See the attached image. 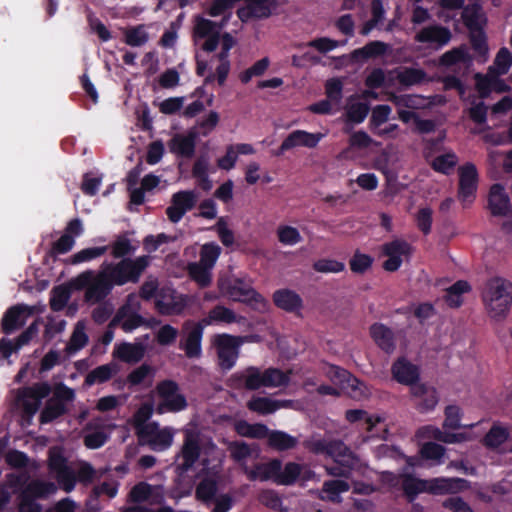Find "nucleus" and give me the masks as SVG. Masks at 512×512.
Segmentation results:
<instances>
[{"label":"nucleus","instance_id":"obj_22","mask_svg":"<svg viewBox=\"0 0 512 512\" xmlns=\"http://www.w3.org/2000/svg\"><path fill=\"white\" fill-rule=\"evenodd\" d=\"M393 378L400 384L413 385L418 384L419 369L416 365L412 364L405 357H399L391 367Z\"/></svg>","mask_w":512,"mask_h":512},{"label":"nucleus","instance_id":"obj_40","mask_svg":"<svg viewBox=\"0 0 512 512\" xmlns=\"http://www.w3.org/2000/svg\"><path fill=\"white\" fill-rule=\"evenodd\" d=\"M235 431L242 437H248L252 439H264L269 434V428L265 424H250L245 420H241L236 423Z\"/></svg>","mask_w":512,"mask_h":512},{"label":"nucleus","instance_id":"obj_27","mask_svg":"<svg viewBox=\"0 0 512 512\" xmlns=\"http://www.w3.org/2000/svg\"><path fill=\"white\" fill-rule=\"evenodd\" d=\"M282 468V461L274 458L267 463L259 464L255 470H251L248 473V478L251 481L260 479L261 481L272 480L278 485L279 476Z\"/></svg>","mask_w":512,"mask_h":512},{"label":"nucleus","instance_id":"obj_60","mask_svg":"<svg viewBox=\"0 0 512 512\" xmlns=\"http://www.w3.org/2000/svg\"><path fill=\"white\" fill-rule=\"evenodd\" d=\"M443 428L457 430L461 427L462 410L457 405H448L444 410Z\"/></svg>","mask_w":512,"mask_h":512},{"label":"nucleus","instance_id":"obj_17","mask_svg":"<svg viewBox=\"0 0 512 512\" xmlns=\"http://www.w3.org/2000/svg\"><path fill=\"white\" fill-rule=\"evenodd\" d=\"M412 247L405 240L396 239L385 243L382 252L388 257L383 263V268L388 272L397 271L402 264V256L410 255Z\"/></svg>","mask_w":512,"mask_h":512},{"label":"nucleus","instance_id":"obj_48","mask_svg":"<svg viewBox=\"0 0 512 512\" xmlns=\"http://www.w3.org/2000/svg\"><path fill=\"white\" fill-rule=\"evenodd\" d=\"M107 250L108 246L85 248L73 254L67 260V263L71 265H78L80 263L89 262L103 256Z\"/></svg>","mask_w":512,"mask_h":512},{"label":"nucleus","instance_id":"obj_6","mask_svg":"<svg viewBox=\"0 0 512 512\" xmlns=\"http://www.w3.org/2000/svg\"><path fill=\"white\" fill-rule=\"evenodd\" d=\"M75 399V391L64 383H58L53 388L52 397H50L39 415L41 424L52 423L56 419L68 413L67 404Z\"/></svg>","mask_w":512,"mask_h":512},{"label":"nucleus","instance_id":"obj_3","mask_svg":"<svg viewBox=\"0 0 512 512\" xmlns=\"http://www.w3.org/2000/svg\"><path fill=\"white\" fill-rule=\"evenodd\" d=\"M149 262V256L143 255L137 258H124L115 263L104 262L102 266L114 286H123L127 283H137Z\"/></svg>","mask_w":512,"mask_h":512},{"label":"nucleus","instance_id":"obj_12","mask_svg":"<svg viewBox=\"0 0 512 512\" xmlns=\"http://www.w3.org/2000/svg\"><path fill=\"white\" fill-rule=\"evenodd\" d=\"M138 439L141 444L148 445L153 451H164L172 445L173 433L167 427L161 429L159 424L153 421L139 431Z\"/></svg>","mask_w":512,"mask_h":512},{"label":"nucleus","instance_id":"obj_44","mask_svg":"<svg viewBox=\"0 0 512 512\" xmlns=\"http://www.w3.org/2000/svg\"><path fill=\"white\" fill-rule=\"evenodd\" d=\"M509 438V431L499 425L494 424L485 434L482 443L491 450L499 448Z\"/></svg>","mask_w":512,"mask_h":512},{"label":"nucleus","instance_id":"obj_16","mask_svg":"<svg viewBox=\"0 0 512 512\" xmlns=\"http://www.w3.org/2000/svg\"><path fill=\"white\" fill-rule=\"evenodd\" d=\"M204 324L199 321L192 323L191 327L185 325L186 334L179 342V349L185 352V355L190 358H199L202 354V338L204 333Z\"/></svg>","mask_w":512,"mask_h":512},{"label":"nucleus","instance_id":"obj_30","mask_svg":"<svg viewBox=\"0 0 512 512\" xmlns=\"http://www.w3.org/2000/svg\"><path fill=\"white\" fill-rule=\"evenodd\" d=\"M427 480L417 478L413 474H403L401 489L409 503H413L420 493H427Z\"/></svg>","mask_w":512,"mask_h":512},{"label":"nucleus","instance_id":"obj_46","mask_svg":"<svg viewBox=\"0 0 512 512\" xmlns=\"http://www.w3.org/2000/svg\"><path fill=\"white\" fill-rule=\"evenodd\" d=\"M481 17V8L476 4L464 7L461 14L462 21L469 32L484 29Z\"/></svg>","mask_w":512,"mask_h":512},{"label":"nucleus","instance_id":"obj_47","mask_svg":"<svg viewBox=\"0 0 512 512\" xmlns=\"http://www.w3.org/2000/svg\"><path fill=\"white\" fill-rule=\"evenodd\" d=\"M188 273L200 288L208 287L212 282L211 268L204 266L198 262L188 264Z\"/></svg>","mask_w":512,"mask_h":512},{"label":"nucleus","instance_id":"obj_50","mask_svg":"<svg viewBox=\"0 0 512 512\" xmlns=\"http://www.w3.org/2000/svg\"><path fill=\"white\" fill-rule=\"evenodd\" d=\"M221 247L215 242H208L200 249V260L198 263L213 268L221 254Z\"/></svg>","mask_w":512,"mask_h":512},{"label":"nucleus","instance_id":"obj_64","mask_svg":"<svg viewBox=\"0 0 512 512\" xmlns=\"http://www.w3.org/2000/svg\"><path fill=\"white\" fill-rule=\"evenodd\" d=\"M469 40L471 47L479 56H485L488 53L487 37L484 29L470 31Z\"/></svg>","mask_w":512,"mask_h":512},{"label":"nucleus","instance_id":"obj_31","mask_svg":"<svg viewBox=\"0 0 512 512\" xmlns=\"http://www.w3.org/2000/svg\"><path fill=\"white\" fill-rule=\"evenodd\" d=\"M287 400H273L268 397H253L247 402V408L250 411L257 412L261 415H269L276 412L282 407H287Z\"/></svg>","mask_w":512,"mask_h":512},{"label":"nucleus","instance_id":"obj_55","mask_svg":"<svg viewBox=\"0 0 512 512\" xmlns=\"http://www.w3.org/2000/svg\"><path fill=\"white\" fill-rule=\"evenodd\" d=\"M125 43L132 47H140L148 42L149 35L144 25H138L125 31Z\"/></svg>","mask_w":512,"mask_h":512},{"label":"nucleus","instance_id":"obj_10","mask_svg":"<svg viewBox=\"0 0 512 512\" xmlns=\"http://www.w3.org/2000/svg\"><path fill=\"white\" fill-rule=\"evenodd\" d=\"M186 296L178 293L172 286L160 288L154 300V308L160 315H180L186 308Z\"/></svg>","mask_w":512,"mask_h":512},{"label":"nucleus","instance_id":"obj_53","mask_svg":"<svg viewBox=\"0 0 512 512\" xmlns=\"http://www.w3.org/2000/svg\"><path fill=\"white\" fill-rule=\"evenodd\" d=\"M350 485L347 481L341 479L328 480L323 483L322 491L326 494L327 498L331 501H336L340 494L347 492Z\"/></svg>","mask_w":512,"mask_h":512},{"label":"nucleus","instance_id":"obj_19","mask_svg":"<svg viewBox=\"0 0 512 512\" xmlns=\"http://www.w3.org/2000/svg\"><path fill=\"white\" fill-rule=\"evenodd\" d=\"M410 390L415 407L420 413H426L435 409L439 402L436 388L425 383H418L413 385Z\"/></svg>","mask_w":512,"mask_h":512},{"label":"nucleus","instance_id":"obj_54","mask_svg":"<svg viewBox=\"0 0 512 512\" xmlns=\"http://www.w3.org/2000/svg\"><path fill=\"white\" fill-rule=\"evenodd\" d=\"M302 471V466L295 462H288L284 468H281L278 485L290 486L293 485L299 478Z\"/></svg>","mask_w":512,"mask_h":512},{"label":"nucleus","instance_id":"obj_20","mask_svg":"<svg viewBox=\"0 0 512 512\" xmlns=\"http://www.w3.org/2000/svg\"><path fill=\"white\" fill-rule=\"evenodd\" d=\"M418 43L435 44L436 48L446 46L452 39V33L448 27L433 24L422 28L414 37Z\"/></svg>","mask_w":512,"mask_h":512},{"label":"nucleus","instance_id":"obj_11","mask_svg":"<svg viewBox=\"0 0 512 512\" xmlns=\"http://www.w3.org/2000/svg\"><path fill=\"white\" fill-rule=\"evenodd\" d=\"M48 468L59 486L67 493L74 490L76 485L75 471L68 465L67 458L60 451H50Z\"/></svg>","mask_w":512,"mask_h":512},{"label":"nucleus","instance_id":"obj_32","mask_svg":"<svg viewBox=\"0 0 512 512\" xmlns=\"http://www.w3.org/2000/svg\"><path fill=\"white\" fill-rule=\"evenodd\" d=\"M268 446L277 451H288L294 449L298 444V439L281 430H269L266 437Z\"/></svg>","mask_w":512,"mask_h":512},{"label":"nucleus","instance_id":"obj_56","mask_svg":"<svg viewBox=\"0 0 512 512\" xmlns=\"http://www.w3.org/2000/svg\"><path fill=\"white\" fill-rule=\"evenodd\" d=\"M113 370L110 365H101L91 370L85 377L84 383L92 386L95 383H104L111 379Z\"/></svg>","mask_w":512,"mask_h":512},{"label":"nucleus","instance_id":"obj_21","mask_svg":"<svg viewBox=\"0 0 512 512\" xmlns=\"http://www.w3.org/2000/svg\"><path fill=\"white\" fill-rule=\"evenodd\" d=\"M30 313L31 309L24 304H17L8 308L1 320L2 332L6 335H10L14 331L22 328Z\"/></svg>","mask_w":512,"mask_h":512},{"label":"nucleus","instance_id":"obj_38","mask_svg":"<svg viewBox=\"0 0 512 512\" xmlns=\"http://www.w3.org/2000/svg\"><path fill=\"white\" fill-rule=\"evenodd\" d=\"M129 232H125L116 237V239L111 243V255L115 259H124L130 258L129 256L133 255L137 246H134L131 243V240L128 238Z\"/></svg>","mask_w":512,"mask_h":512},{"label":"nucleus","instance_id":"obj_18","mask_svg":"<svg viewBox=\"0 0 512 512\" xmlns=\"http://www.w3.org/2000/svg\"><path fill=\"white\" fill-rule=\"evenodd\" d=\"M427 493L432 495L455 494L470 488V482L463 478L437 477L427 480Z\"/></svg>","mask_w":512,"mask_h":512},{"label":"nucleus","instance_id":"obj_59","mask_svg":"<svg viewBox=\"0 0 512 512\" xmlns=\"http://www.w3.org/2000/svg\"><path fill=\"white\" fill-rule=\"evenodd\" d=\"M493 77L494 73H491L489 69L485 75L481 73H476L474 75L475 88L481 98L484 99L489 97L493 91Z\"/></svg>","mask_w":512,"mask_h":512},{"label":"nucleus","instance_id":"obj_36","mask_svg":"<svg viewBox=\"0 0 512 512\" xmlns=\"http://www.w3.org/2000/svg\"><path fill=\"white\" fill-rule=\"evenodd\" d=\"M472 56L469 54L465 45H460L443 53L439 58V65L442 67H451L457 63H471Z\"/></svg>","mask_w":512,"mask_h":512},{"label":"nucleus","instance_id":"obj_7","mask_svg":"<svg viewBox=\"0 0 512 512\" xmlns=\"http://www.w3.org/2000/svg\"><path fill=\"white\" fill-rule=\"evenodd\" d=\"M226 293L233 301L243 303L257 312H265L268 309V301L241 278L230 281L226 286Z\"/></svg>","mask_w":512,"mask_h":512},{"label":"nucleus","instance_id":"obj_2","mask_svg":"<svg viewBox=\"0 0 512 512\" xmlns=\"http://www.w3.org/2000/svg\"><path fill=\"white\" fill-rule=\"evenodd\" d=\"M75 285L77 289H85L84 299L89 304L102 303L115 287L102 265L97 273L93 270L80 273Z\"/></svg>","mask_w":512,"mask_h":512},{"label":"nucleus","instance_id":"obj_1","mask_svg":"<svg viewBox=\"0 0 512 512\" xmlns=\"http://www.w3.org/2000/svg\"><path fill=\"white\" fill-rule=\"evenodd\" d=\"M231 381L236 388L244 387L254 391L261 387L286 386L290 382V376L278 368L270 367L262 372L257 367L249 366L244 371L233 374Z\"/></svg>","mask_w":512,"mask_h":512},{"label":"nucleus","instance_id":"obj_37","mask_svg":"<svg viewBox=\"0 0 512 512\" xmlns=\"http://www.w3.org/2000/svg\"><path fill=\"white\" fill-rule=\"evenodd\" d=\"M471 290L470 284L465 280H458L446 289L444 295L445 303L450 308H458L462 305V295Z\"/></svg>","mask_w":512,"mask_h":512},{"label":"nucleus","instance_id":"obj_33","mask_svg":"<svg viewBox=\"0 0 512 512\" xmlns=\"http://www.w3.org/2000/svg\"><path fill=\"white\" fill-rule=\"evenodd\" d=\"M322 138V133H310L305 130H294L286 137L292 149L298 146L315 148Z\"/></svg>","mask_w":512,"mask_h":512},{"label":"nucleus","instance_id":"obj_57","mask_svg":"<svg viewBox=\"0 0 512 512\" xmlns=\"http://www.w3.org/2000/svg\"><path fill=\"white\" fill-rule=\"evenodd\" d=\"M52 392L51 385L48 382H38L32 386L22 388V396L26 398H33L39 402L47 398Z\"/></svg>","mask_w":512,"mask_h":512},{"label":"nucleus","instance_id":"obj_9","mask_svg":"<svg viewBox=\"0 0 512 512\" xmlns=\"http://www.w3.org/2000/svg\"><path fill=\"white\" fill-rule=\"evenodd\" d=\"M179 390V385L174 380L166 379L157 384L156 391L160 398L156 407L157 414L176 413L187 408L186 397Z\"/></svg>","mask_w":512,"mask_h":512},{"label":"nucleus","instance_id":"obj_43","mask_svg":"<svg viewBox=\"0 0 512 512\" xmlns=\"http://www.w3.org/2000/svg\"><path fill=\"white\" fill-rule=\"evenodd\" d=\"M209 162L205 157H199L193 164L192 176L196 179L198 186L203 191H210L212 189V181L208 175Z\"/></svg>","mask_w":512,"mask_h":512},{"label":"nucleus","instance_id":"obj_42","mask_svg":"<svg viewBox=\"0 0 512 512\" xmlns=\"http://www.w3.org/2000/svg\"><path fill=\"white\" fill-rule=\"evenodd\" d=\"M201 322L204 324V326L210 325L212 323L231 324L238 322V319L237 315L232 309L223 305H216L209 311L208 317L203 319Z\"/></svg>","mask_w":512,"mask_h":512},{"label":"nucleus","instance_id":"obj_25","mask_svg":"<svg viewBox=\"0 0 512 512\" xmlns=\"http://www.w3.org/2000/svg\"><path fill=\"white\" fill-rule=\"evenodd\" d=\"M272 298L276 307L288 313L298 312L303 307L301 296L288 288L276 290Z\"/></svg>","mask_w":512,"mask_h":512},{"label":"nucleus","instance_id":"obj_23","mask_svg":"<svg viewBox=\"0 0 512 512\" xmlns=\"http://www.w3.org/2000/svg\"><path fill=\"white\" fill-rule=\"evenodd\" d=\"M369 333L374 343L386 354H392L396 349V338L393 330L383 323H373Z\"/></svg>","mask_w":512,"mask_h":512},{"label":"nucleus","instance_id":"obj_52","mask_svg":"<svg viewBox=\"0 0 512 512\" xmlns=\"http://www.w3.org/2000/svg\"><path fill=\"white\" fill-rule=\"evenodd\" d=\"M70 295V290L65 286L54 287L49 301L51 310L55 312L63 310L70 299Z\"/></svg>","mask_w":512,"mask_h":512},{"label":"nucleus","instance_id":"obj_4","mask_svg":"<svg viewBox=\"0 0 512 512\" xmlns=\"http://www.w3.org/2000/svg\"><path fill=\"white\" fill-rule=\"evenodd\" d=\"M482 297L492 317L504 316L512 303V283L501 277L491 278Z\"/></svg>","mask_w":512,"mask_h":512},{"label":"nucleus","instance_id":"obj_8","mask_svg":"<svg viewBox=\"0 0 512 512\" xmlns=\"http://www.w3.org/2000/svg\"><path fill=\"white\" fill-rule=\"evenodd\" d=\"M245 337L234 336L227 333L217 334L213 337L212 344L216 349L218 365L223 371L231 370L239 357V349L244 343Z\"/></svg>","mask_w":512,"mask_h":512},{"label":"nucleus","instance_id":"obj_28","mask_svg":"<svg viewBox=\"0 0 512 512\" xmlns=\"http://www.w3.org/2000/svg\"><path fill=\"white\" fill-rule=\"evenodd\" d=\"M231 13L224 15L220 21H212L202 16H195L194 20V37L204 39L211 33L220 34V31L228 24Z\"/></svg>","mask_w":512,"mask_h":512},{"label":"nucleus","instance_id":"obj_62","mask_svg":"<svg viewBox=\"0 0 512 512\" xmlns=\"http://www.w3.org/2000/svg\"><path fill=\"white\" fill-rule=\"evenodd\" d=\"M152 485L147 482H139L135 484L129 494L128 500L132 503H142L147 501L152 495Z\"/></svg>","mask_w":512,"mask_h":512},{"label":"nucleus","instance_id":"obj_34","mask_svg":"<svg viewBox=\"0 0 512 512\" xmlns=\"http://www.w3.org/2000/svg\"><path fill=\"white\" fill-rule=\"evenodd\" d=\"M57 490L53 482H46L42 480H32L21 491L22 494L27 495L32 499H45L54 494Z\"/></svg>","mask_w":512,"mask_h":512},{"label":"nucleus","instance_id":"obj_51","mask_svg":"<svg viewBox=\"0 0 512 512\" xmlns=\"http://www.w3.org/2000/svg\"><path fill=\"white\" fill-rule=\"evenodd\" d=\"M458 158L455 153L449 152L434 158L431 167L434 171L449 175L457 165Z\"/></svg>","mask_w":512,"mask_h":512},{"label":"nucleus","instance_id":"obj_5","mask_svg":"<svg viewBox=\"0 0 512 512\" xmlns=\"http://www.w3.org/2000/svg\"><path fill=\"white\" fill-rule=\"evenodd\" d=\"M317 452H326L334 457V463L326 466L329 475L335 477L349 478L356 464V459L349 448L341 441L325 443L317 441L315 443Z\"/></svg>","mask_w":512,"mask_h":512},{"label":"nucleus","instance_id":"obj_24","mask_svg":"<svg viewBox=\"0 0 512 512\" xmlns=\"http://www.w3.org/2000/svg\"><path fill=\"white\" fill-rule=\"evenodd\" d=\"M488 206L493 216L504 217L510 213V199L503 185L496 183L491 186Z\"/></svg>","mask_w":512,"mask_h":512},{"label":"nucleus","instance_id":"obj_61","mask_svg":"<svg viewBox=\"0 0 512 512\" xmlns=\"http://www.w3.org/2000/svg\"><path fill=\"white\" fill-rule=\"evenodd\" d=\"M87 343L88 336L85 333L83 326L77 324L66 346V351L69 354L75 353L85 347Z\"/></svg>","mask_w":512,"mask_h":512},{"label":"nucleus","instance_id":"obj_63","mask_svg":"<svg viewBox=\"0 0 512 512\" xmlns=\"http://www.w3.org/2000/svg\"><path fill=\"white\" fill-rule=\"evenodd\" d=\"M161 287L156 277L149 276L140 286L138 297L144 301L155 299Z\"/></svg>","mask_w":512,"mask_h":512},{"label":"nucleus","instance_id":"obj_26","mask_svg":"<svg viewBox=\"0 0 512 512\" xmlns=\"http://www.w3.org/2000/svg\"><path fill=\"white\" fill-rule=\"evenodd\" d=\"M171 153L184 157L192 158L196 148V134L190 132L188 135L175 134L168 142Z\"/></svg>","mask_w":512,"mask_h":512},{"label":"nucleus","instance_id":"obj_41","mask_svg":"<svg viewBox=\"0 0 512 512\" xmlns=\"http://www.w3.org/2000/svg\"><path fill=\"white\" fill-rule=\"evenodd\" d=\"M345 418L350 423L362 422V428L369 433H372L376 424L382 421L381 417L370 415L366 411L360 409L347 410Z\"/></svg>","mask_w":512,"mask_h":512},{"label":"nucleus","instance_id":"obj_45","mask_svg":"<svg viewBox=\"0 0 512 512\" xmlns=\"http://www.w3.org/2000/svg\"><path fill=\"white\" fill-rule=\"evenodd\" d=\"M217 482L209 477L203 478L195 489L196 498L204 504H210L217 497Z\"/></svg>","mask_w":512,"mask_h":512},{"label":"nucleus","instance_id":"obj_35","mask_svg":"<svg viewBox=\"0 0 512 512\" xmlns=\"http://www.w3.org/2000/svg\"><path fill=\"white\" fill-rule=\"evenodd\" d=\"M397 80L400 85L411 87L428 82L429 78L425 70L414 67H402L397 73Z\"/></svg>","mask_w":512,"mask_h":512},{"label":"nucleus","instance_id":"obj_14","mask_svg":"<svg viewBox=\"0 0 512 512\" xmlns=\"http://www.w3.org/2000/svg\"><path fill=\"white\" fill-rule=\"evenodd\" d=\"M459 187L458 198L463 203H471L475 199L478 186V171L473 163H465L458 169Z\"/></svg>","mask_w":512,"mask_h":512},{"label":"nucleus","instance_id":"obj_29","mask_svg":"<svg viewBox=\"0 0 512 512\" xmlns=\"http://www.w3.org/2000/svg\"><path fill=\"white\" fill-rule=\"evenodd\" d=\"M146 347L141 342H123L115 348V356L126 363H137L145 355Z\"/></svg>","mask_w":512,"mask_h":512},{"label":"nucleus","instance_id":"obj_49","mask_svg":"<svg viewBox=\"0 0 512 512\" xmlns=\"http://www.w3.org/2000/svg\"><path fill=\"white\" fill-rule=\"evenodd\" d=\"M511 65L512 53L506 47H503L498 51L493 64L488 69L496 75H505L508 73Z\"/></svg>","mask_w":512,"mask_h":512},{"label":"nucleus","instance_id":"obj_13","mask_svg":"<svg viewBox=\"0 0 512 512\" xmlns=\"http://www.w3.org/2000/svg\"><path fill=\"white\" fill-rule=\"evenodd\" d=\"M200 437L197 432L187 431L184 435L183 445L178 455L182 461L177 464L176 470L180 474L187 473L192 469L201 455Z\"/></svg>","mask_w":512,"mask_h":512},{"label":"nucleus","instance_id":"obj_58","mask_svg":"<svg viewBox=\"0 0 512 512\" xmlns=\"http://www.w3.org/2000/svg\"><path fill=\"white\" fill-rule=\"evenodd\" d=\"M270 65V60L268 57H264L258 61H256L251 67L243 71L239 79L243 84H247L252 77L262 76Z\"/></svg>","mask_w":512,"mask_h":512},{"label":"nucleus","instance_id":"obj_39","mask_svg":"<svg viewBox=\"0 0 512 512\" xmlns=\"http://www.w3.org/2000/svg\"><path fill=\"white\" fill-rule=\"evenodd\" d=\"M388 50V45L382 41H370L362 48L355 49L352 52V58L355 60H367L384 55Z\"/></svg>","mask_w":512,"mask_h":512},{"label":"nucleus","instance_id":"obj_15","mask_svg":"<svg viewBox=\"0 0 512 512\" xmlns=\"http://www.w3.org/2000/svg\"><path fill=\"white\" fill-rule=\"evenodd\" d=\"M197 195L193 190H182L174 193L171 205L166 209V215L172 223H178L186 212L196 204Z\"/></svg>","mask_w":512,"mask_h":512}]
</instances>
